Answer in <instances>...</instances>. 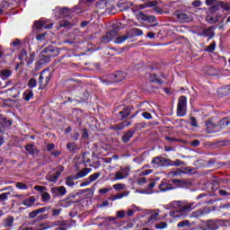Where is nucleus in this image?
<instances>
[{"label":"nucleus","instance_id":"obj_1","mask_svg":"<svg viewBox=\"0 0 230 230\" xmlns=\"http://www.w3.org/2000/svg\"><path fill=\"white\" fill-rule=\"evenodd\" d=\"M173 208H178L177 213L175 211H171L170 216L174 217V218H177L179 217H182V218H186V215L190 213L192 209H195V206H193V203H190L187 205H182L181 201H174L173 202Z\"/></svg>","mask_w":230,"mask_h":230},{"label":"nucleus","instance_id":"obj_2","mask_svg":"<svg viewBox=\"0 0 230 230\" xmlns=\"http://www.w3.org/2000/svg\"><path fill=\"white\" fill-rule=\"evenodd\" d=\"M58 55H60L58 48L55 46H49L41 51V60H43V62H49L51 58L58 57Z\"/></svg>","mask_w":230,"mask_h":230},{"label":"nucleus","instance_id":"obj_3","mask_svg":"<svg viewBox=\"0 0 230 230\" xmlns=\"http://www.w3.org/2000/svg\"><path fill=\"white\" fill-rule=\"evenodd\" d=\"M53 12L56 19H66V17H71V13H73V9L57 6L53 10Z\"/></svg>","mask_w":230,"mask_h":230},{"label":"nucleus","instance_id":"obj_4","mask_svg":"<svg viewBox=\"0 0 230 230\" xmlns=\"http://www.w3.org/2000/svg\"><path fill=\"white\" fill-rule=\"evenodd\" d=\"M217 230L218 222L215 219H210L205 221L203 224L197 226L195 228H190V230Z\"/></svg>","mask_w":230,"mask_h":230},{"label":"nucleus","instance_id":"obj_5","mask_svg":"<svg viewBox=\"0 0 230 230\" xmlns=\"http://www.w3.org/2000/svg\"><path fill=\"white\" fill-rule=\"evenodd\" d=\"M138 19H140V21H145L148 24H151L147 27L148 30H150V28H155V26L159 25V22H157V18L155 16L145 14L143 12L138 13Z\"/></svg>","mask_w":230,"mask_h":230},{"label":"nucleus","instance_id":"obj_6","mask_svg":"<svg viewBox=\"0 0 230 230\" xmlns=\"http://www.w3.org/2000/svg\"><path fill=\"white\" fill-rule=\"evenodd\" d=\"M121 110L115 113L119 121H125L127 118L132 114V111H134V106H120Z\"/></svg>","mask_w":230,"mask_h":230},{"label":"nucleus","instance_id":"obj_7","mask_svg":"<svg viewBox=\"0 0 230 230\" xmlns=\"http://www.w3.org/2000/svg\"><path fill=\"white\" fill-rule=\"evenodd\" d=\"M50 81H51V72L49 71V69L43 70L40 73L38 80V84H40V87H46V85H48V84H49Z\"/></svg>","mask_w":230,"mask_h":230},{"label":"nucleus","instance_id":"obj_8","mask_svg":"<svg viewBox=\"0 0 230 230\" xmlns=\"http://www.w3.org/2000/svg\"><path fill=\"white\" fill-rule=\"evenodd\" d=\"M187 103H188V99L186 98V96L181 95L179 98L178 105H177V116H179L180 118L186 116V111H184V109H186Z\"/></svg>","mask_w":230,"mask_h":230},{"label":"nucleus","instance_id":"obj_9","mask_svg":"<svg viewBox=\"0 0 230 230\" xmlns=\"http://www.w3.org/2000/svg\"><path fill=\"white\" fill-rule=\"evenodd\" d=\"M53 199H62L65 195H67V189L64 186H56L50 189Z\"/></svg>","mask_w":230,"mask_h":230},{"label":"nucleus","instance_id":"obj_10","mask_svg":"<svg viewBox=\"0 0 230 230\" xmlns=\"http://www.w3.org/2000/svg\"><path fill=\"white\" fill-rule=\"evenodd\" d=\"M174 17H176L178 22L182 23L191 22V21H193V16L191 14H188L181 11L174 13Z\"/></svg>","mask_w":230,"mask_h":230},{"label":"nucleus","instance_id":"obj_11","mask_svg":"<svg viewBox=\"0 0 230 230\" xmlns=\"http://www.w3.org/2000/svg\"><path fill=\"white\" fill-rule=\"evenodd\" d=\"M154 168H159L161 166H168V158L163 156H155L151 161Z\"/></svg>","mask_w":230,"mask_h":230},{"label":"nucleus","instance_id":"obj_12","mask_svg":"<svg viewBox=\"0 0 230 230\" xmlns=\"http://www.w3.org/2000/svg\"><path fill=\"white\" fill-rule=\"evenodd\" d=\"M127 78V73L123 71H117L113 74H110V79L113 81V84L123 82Z\"/></svg>","mask_w":230,"mask_h":230},{"label":"nucleus","instance_id":"obj_13","mask_svg":"<svg viewBox=\"0 0 230 230\" xmlns=\"http://www.w3.org/2000/svg\"><path fill=\"white\" fill-rule=\"evenodd\" d=\"M115 37H118V31L111 30L101 38V44H109V42H111L112 39H115Z\"/></svg>","mask_w":230,"mask_h":230},{"label":"nucleus","instance_id":"obj_14","mask_svg":"<svg viewBox=\"0 0 230 230\" xmlns=\"http://www.w3.org/2000/svg\"><path fill=\"white\" fill-rule=\"evenodd\" d=\"M158 190H160L161 193H164L166 191H172V190H175L172 183L168 182V180H163L159 184Z\"/></svg>","mask_w":230,"mask_h":230},{"label":"nucleus","instance_id":"obj_15","mask_svg":"<svg viewBox=\"0 0 230 230\" xmlns=\"http://www.w3.org/2000/svg\"><path fill=\"white\" fill-rule=\"evenodd\" d=\"M172 184H174L175 190H177V188H190V186H191V181H190L189 180L172 179Z\"/></svg>","mask_w":230,"mask_h":230},{"label":"nucleus","instance_id":"obj_16","mask_svg":"<svg viewBox=\"0 0 230 230\" xmlns=\"http://www.w3.org/2000/svg\"><path fill=\"white\" fill-rule=\"evenodd\" d=\"M82 82L80 80L68 79L66 80V87L68 91H76L80 87Z\"/></svg>","mask_w":230,"mask_h":230},{"label":"nucleus","instance_id":"obj_17","mask_svg":"<svg viewBox=\"0 0 230 230\" xmlns=\"http://www.w3.org/2000/svg\"><path fill=\"white\" fill-rule=\"evenodd\" d=\"M49 210H51V206H47L35 209L29 214V218H36L38 215H40V213H46V211Z\"/></svg>","mask_w":230,"mask_h":230},{"label":"nucleus","instance_id":"obj_18","mask_svg":"<svg viewBox=\"0 0 230 230\" xmlns=\"http://www.w3.org/2000/svg\"><path fill=\"white\" fill-rule=\"evenodd\" d=\"M26 152H28L29 155H32L35 157V155H39L40 154V150H39L37 147H35V145L33 144H27L24 146Z\"/></svg>","mask_w":230,"mask_h":230},{"label":"nucleus","instance_id":"obj_19","mask_svg":"<svg viewBox=\"0 0 230 230\" xmlns=\"http://www.w3.org/2000/svg\"><path fill=\"white\" fill-rule=\"evenodd\" d=\"M134 134H136V131L133 128L126 131L121 137L122 143H124V145H127V143H128L130 139L134 137Z\"/></svg>","mask_w":230,"mask_h":230},{"label":"nucleus","instance_id":"obj_20","mask_svg":"<svg viewBox=\"0 0 230 230\" xmlns=\"http://www.w3.org/2000/svg\"><path fill=\"white\" fill-rule=\"evenodd\" d=\"M128 39H134V37H143V31L137 28H131L127 31Z\"/></svg>","mask_w":230,"mask_h":230},{"label":"nucleus","instance_id":"obj_21","mask_svg":"<svg viewBox=\"0 0 230 230\" xmlns=\"http://www.w3.org/2000/svg\"><path fill=\"white\" fill-rule=\"evenodd\" d=\"M53 24H50L49 26H46V22L40 20V21H35L33 27L38 31H40L42 30H49Z\"/></svg>","mask_w":230,"mask_h":230},{"label":"nucleus","instance_id":"obj_22","mask_svg":"<svg viewBox=\"0 0 230 230\" xmlns=\"http://www.w3.org/2000/svg\"><path fill=\"white\" fill-rule=\"evenodd\" d=\"M35 202H37V199H35V196H31L23 199L22 204V206H26V208H33V206H35Z\"/></svg>","mask_w":230,"mask_h":230},{"label":"nucleus","instance_id":"obj_23","mask_svg":"<svg viewBox=\"0 0 230 230\" xmlns=\"http://www.w3.org/2000/svg\"><path fill=\"white\" fill-rule=\"evenodd\" d=\"M132 6H134V4L132 2H121L117 4L119 12H127V10L132 8Z\"/></svg>","mask_w":230,"mask_h":230},{"label":"nucleus","instance_id":"obj_24","mask_svg":"<svg viewBox=\"0 0 230 230\" xmlns=\"http://www.w3.org/2000/svg\"><path fill=\"white\" fill-rule=\"evenodd\" d=\"M206 127H207V132H208V134H215V132H217V127H218V125H217L216 123H213V121L211 120H208L206 122Z\"/></svg>","mask_w":230,"mask_h":230},{"label":"nucleus","instance_id":"obj_25","mask_svg":"<svg viewBox=\"0 0 230 230\" xmlns=\"http://www.w3.org/2000/svg\"><path fill=\"white\" fill-rule=\"evenodd\" d=\"M149 82H152V84H157V85H163V84H164V81L158 78L157 74L155 73L149 75Z\"/></svg>","mask_w":230,"mask_h":230},{"label":"nucleus","instance_id":"obj_26","mask_svg":"<svg viewBox=\"0 0 230 230\" xmlns=\"http://www.w3.org/2000/svg\"><path fill=\"white\" fill-rule=\"evenodd\" d=\"M128 171L123 169V172H117L115 174V181H122V179H127L128 177Z\"/></svg>","mask_w":230,"mask_h":230},{"label":"nucleus","instance_id":"obj_27","mask_svg":"<svg viewBox=\"0 0 230 230\" xmlns=\"http://www.w3.org/2000/svg\"><path fill=\"white\" fill-rule=\"evenodd\" d=\"M167 166H184L185 163L184 161L181 160V159H176L175 161L170 160L167 158Z\"/></svg>","mask_w":230,"mask_h":230},{"label":"nucleus","instance_id":"obj_28","mask_svg":"<svg viewBox=\"0 0 230 230\" xmlns=\"http://www.w3.org/2000/svg\"><path fill=\"white\" fill-rule=\"evenodd\" d=\"M95 6L98 10H107L109 8V2L107 0H99L96 2Z\"/></svg>","mask_w":230,"mask_h":230},{"label":"nucleus","instance_id":"obj_29","mask_svg":"<svg viewBox=\"0 0 230 230\" xmlns=\"http://www.w3.org/2000/svg\"><path fill=\"white\" fill-rule=\"evenodd\" d=\"M89 100V92L84 91L77 95V102L82 103L84 102H87Z\"/></svg>","mask_w":230,"mask_h":230},{"label":"nucleus","instance_id":"obj_30","mask_svg":"<svg viewBox=\"0 0 230 230\" xmlns=\"http://www.w3.org/2000/svg\"><path fill=\"white\" fill-rule=\"evenodd\" d=\"M159 4V1L157 0H147L146 3L140 4V8H151L154 6H157Z\"/></svg>","mask_w":230,"mask_h":230},{"label":"nucleus","instance_id":"obj_31","mask_svg":"<svg viewBox=\"0 0 230 230\" xmlns=\"http://www.w3.org/2000/svg\"><path fill=\"white\" fill-rule=\"evenodd\" d=\"M13 222H15V217L13 216H8L4 219V227H13Z\"/></svg>","mask_w":230,"mask_h":230},{"label":"nucleus","instance_id":"obj_32","mask_svg":"<svg viewBox=\"0 0 230 230\" xmlns=\"http://www.w3.org/2000/svg\"><path fill=\"white\" fill-rule=\"evenodd\" d=\"M12 70L10 69H3L0 71V78L2 80H8L10 76H12Z\"/></svg>","mask_w":230,"mask_h":230},{"label":"nucleus","instance_id":"obj_33","mask_svg":"<svg viewBox=\"0 0 230 230\" xmlns=\"http://www.w3.org/2000/svg\"><path fill=\"white\" fill-rule=\"evenodd\" d=\"M22 96L24 102H30V100H33V91L28 89L23 93Z\"/></svg>","mask_w":230,"mask_h":230},{"label":"nucleus","instance_id":"obj_34","mask_svg":"<svg viewBox=\"0 0 230 230\" xmlns=\"http://www.w3.org/2000/svg\"><path fill=\"white\" fill-rule=\"evenodd\" d=\"M75 199H76V195L73 194L70 195L63 199V202H66L67 205L66 206H72L73 204H76L75 201Z\"/></svg>","mask_w":230,"mask_h":230},{"label":"nucleus","instance_id":"obj_35","mask_svg":"<svg viewBox=\"0 0 230 230\" xmlns=\"http://www.w3.org/2000/svg\"><path fill=\"white\" fill-rule=\"evenodd\" d=\"M116 218H125V211L119 210L117 211V217H104V220H110L111 222L116 220Z\"/></svg>","mask_w":230,"mask_h":230},{"label":"nucleus","instance_id":"obj_36","mask_svg":"<svg viewBox=\"0 0 230 230\" xmlns=\"http://www.w3.org/2000/svg\"><path fill=\"white\" fill-rule=\"evenodd\" d=\"M202 35L204 37H208V39H213L215 37V32H213V30H211V28H206L203 30Z\"/></svg>","mask_w":230,"mask_h":230},{"label":"nucleus","instance_id":"obj_37","mask_svg":"<svg viewBox=\"0 0 230 230\" xmlns=\"http://www.w3.org/2000/svg\"><path fill=\"white\" fill-rule=\"evenodd\" d=\"M204 73L208 76H215L217 70L213 66H207L204 68Z\"/></svg>","mask_w":230,"mask_h":230},{"label":"nucleus","instance_id":"obj_38","mask_svg":"<svg viewBox=\"0 0 230 230\" xmlns=\"http://www.w3.org/2000/svg\"><path fill=\"white\" fill-rule=\"evenodd\" d=\"M200 217H204V212L202 211V209L193 211L190 215V218H200Z\"/></svg>","mask_w":230,"mask_h":230},{"label":"nucleus","instance_id":"obj_39","mask_svg":"<svg viewBox=\"0 0 230 230\" xmlns=\"http://www.w3.org/2000/svg\"><path fill=\"white\" fill-rule=\"evenodd\" d=\"M154 188H155V181H152L147 185V188L145 189V193L152 195L154 193Z\"/></svg>","mask_w":230,"mask_h":230},{"label":"nucleus","instance_id":"obj_40","mask_svg":"<svg viewBox=\"0 0 230 230\" xmlns=\"http://www.w3.org/2000/svg\"><path fill=\"white\" fill-rule=\"evenodd\" d=\"M128 34H125L123 36H119L116 38L115 40V44H123V42H125V40H128Z\"/></svg>","mask_w":230,"mask_h":230},{"label":"nucleus","instance_id":"obj_41","mask_svg":"<svg viewBox=\"0 0 230 230\" xmlns=\"http://www.w3.org/2000/svg\"><path fill=\"white\" fill-rule=\"evenodd\" d=\"M125 128V122H120L119 124H114L111 126L110 129L111 130H123Z\"/></svg>","mask_w":230,"mask_h":230},{"label":"nucleus","instance_id":"obj_42","mask_svg":"<svg viewBox=\"0 0 230 230\" xmlns=\"http://www.w3.org/2000/svg\"><path fill=\"white\" fill-rule=\"evenodd\" d=\"M217 48V41L213 40L209 46L205 49L207 53H213Z\"/></svg>","mask_w":230,"mask_h":230},{"label":"nucleus","instance_id":"obj_43","mask_svg":"<svg viewBox=\"0 0 230 230\" xmlns=\"http://www.w3.org/2000/svg\"><path fill=\"white\" fill-rule=\"evenodd\" d=\"M111 75H108L104 76L101 81L104 85H112L114 84V81L111 79Z\"/></svg>","mask_w":230,"mask_h":230},{"label":"nucleus","instance_id":"obj_44","mask_svg":"<svg viewBox=\"0 0 230 230\" xmlns=\"http://www.w3.org/2000/svg\"><path fill=\"white\" fill-rule=\"evenodd\" d=\"M76 148H77V146H76L75 143L69 142V143L66 144V149L68 150V152L75 154L76 153Z\"/></svg>","mask_w":230,"mask_h":230},{"label":"nucleus","instance_id":"obj_45","mask_svg":"<svg viewBox=\"0 0 230 230\" xmlns=\"http://www.w3.org/2000/svg\"><path fill=\"white\" fill-rule=\"evenodd\" d=\"M193 223H190V220H182L177 224V227H191Z\"/></svg>","mask_w":230,"mask_h":230},{"label":"nucleus","instance_id":"obj_46","mask_svg":"<svg viewBox=\"0 0 230 230\" xmlns=\"http://www.w3.org/2000/svg\"><path fill=\"white\" fill-rule=\"evenodd\" d=\"M111 51H115L116 55H121V53H125L127 49H128V47L124 48H111Z\"/></svg>","mask_w":230,"mask_h":230},{"label":"nucleus","instance_id":"obj_47","mask_svg":"<svg viewBox=\"0 0 230 230\" xmlns=\"http://www.w3.org/2000/svg\"><path fill=\"white\" fill-rule=\"evenodd\" d=\"M91 168H84L81 170L78 173L81 179H84V177H86V175H89L91 173Z\"/></svg>","mask_w":230,"mask_h":230},{"label":"nucleus","instance_id":"obj_48","mask_svg":"<svg viewBox=\"0 0 230 230\" xmlns=\"http://www.w3.org/2000/svg\"><path fill=\"white\" fill-rule=\"evenodd\" d=\"M35 61V54H30V57L25 58V62H27V66H30Z\"/></svg>","mask_w":230,"mask_h":230},{"label":"nucleus","instance_id":"obj_49","mask_svg":"<svg viewBox=\"0 0 230 230\" xmlns=\"http://www.w3.org/2000/svg\"><path fill=\"white\" fill-rule=\"evenodd\" d=\"M42 202H49L51 200V194L49 192H43L41 194Z\"/></svg>","mask_w":230,"mask_h":230},{"label":"nucleus","instance_id":"obj_50","mask_svg":"<svg viewBox=\"0 0 230 230\" xmlns=\"http://www.w3.org/2000/svg\"><path fill=\"white\" fill-rule=\"evenodd\" d=\"M102 176V172H94L93 174L88 177L90 182H94V181H98V179Z\"/></svg>","mask_w":230,"mask_h":230},{"label":"nucleus","instance_id":"obj_51","mask_svg":"<svg viewBox=\"0 0 230 230\" xmlns=\"http://www.w3.org/2000/svg\"><path fill=\"white\" fill-rule=\"evenodd\" d=\"M220 8V1H218L217 4L211 5V7L209 8V12H211V13L215 12H219Z\"/></svg>","mask_w":230,"mask_h":230},{"label":"nucleus","instance_id":"obj_52","mask_svg":"<svg viewBox=\"0 0 230 230\" xmlns=\"http://www.w3.org/2000/svg\"><path fill=\"white\" fill-rule=\"evenodd\" d=\"M28 87L31 89H35V87H37V79L31 78L28 82Z\"/></svg>","mask_w":230,"mask_h":230},{"label":"nucleus","instance_id":"obj_53","mask_svg":"<svg viewBox=\"0 0 230 230\" xmlns=\"http://www.w3.org/2000/svg\"><path fill=\"white\" fill-rule=\"evenodd\" d=\"M221 127H230V118H224L219 121Z\"/></svg>","mask_w":230,"mask_h":230},{"label":"nucleus","instance_id":"obj_54","mask_svg":"<svg viewBox=\"0 0 230 230\" xmlns=\"http://www.w3.org/2000/svg\"><path fill=\"white\" fill-rule=\"evenodd\" d=\"M65 184L69 188H73V186H75V181L72 180L70 176H68L65 179Z\"/></svg>","mask_w":230,"mask_h":230},{"label":"nucleus","instance_id":"obj_55","mask_svg":"<svg viewBox=\"0 0 230 230\" xmlns=\"http://www.w3.org/2000/svg\"><path fill=\"white\" fill-rule=\"evenodd\" d=\"M88 155H89V152H84V153L83 154V158H82V160H81V163H82L83 164H87V163H91V159L87 157Z\"/></svg>","mask_w":230,"mask_h":230},{"label":"nucleus","instance_id":"obj_56","mask_svg":"<svg viewBox=\"0 0 230 230\" xmlns=\"http://www.w3.org/2000/svg\"><path fill=\"white\" fill-rule=\"evenodd\" d=\"M26 57H28V51H26V49H22L21 50V53L18 56V59L24 60V58H26Z\"/></svg>","mask_w":230,"mask_h":230},{"label":"nucleus","instance_id":"obj_57","mask_svg":"<svg viewBox=\"0 0 230 230\" xmlns=\"http://www.w3.org/2000/svg\"><path fill=\"white\" fill-rule=\"evenodd\" d=\"M155 229H166L168 227L167 222H160L155 226Z\"/></svg>","mask_w":230,"mask_h":230},{"label":"nucleus","instance_id":"obj_58","mask_svg":"<svg viewBox=\"0 0 230 230\" xmlns=\"http://www.w3.org/2000/svg\"><path fill=\"white\" fill-rule=\"evenodd\" d=\"M83 141L89 139V130L87 128H83V135L81 137Z\"/></svg>","mask_w":230,"mask_h":230},{"label":"nucleus","instance_id":"obj_59","mask_svg":"<svg viewBox=\"0 0 230 230\" xmlns=\"http://www.w3.org/2000/svg\"><path fill=\"white\" fill-rule=\"evenodd\" d=\"M46 35H48V32H43L40 34H37L36 40H39L40 42H42L43 40H46Z\"/></svg>","mask_w":230,"mask_h":230},{"label":"nucleus","instance_id":"obj_60","mask_svg":"<svg viewBox=\"0 0 230 230\" xmlns=\"http://www.w3.org/2000/svg\"><path fill=\"white\" fill-rule=\"evenodd\" d=\"M8 197H10V192L0 194V202H6V200H8Z\"/></svg>","mask_w":230,"mask_h":230},{"label":"nucleus","instance_id":"obj_61","mask_svg":"<svg viewBox=\"0 0 230 230\" xmlns=\"http://www.w3.org/2000/svg\"><path fill=\"white\" fill-rule=\"evenodd\" d=\"M71 22L67 20H62L59 22V28H68Z\"/></svg>","mask_w":230,"mask_h":230},{"label":"nucleus","instance_id":"obj_62","mask_svg":"<svg viewBox=\"0 0 230 230\" xmlns=\"http://www.w3.org/2000/svg\"><path fill=\"white\" fill-rule=\"evenodd\" d=\"M220 7L223 8V10L229 11L230 10V4L227 3H224L223 1H219Z\"/></svg>","mask_w":230,"mask_h":230},{"label":"nucleus","instance_id":"obj_63","mask_svg":"<svg viewBox=\"0 0 230 230\" xmlns=\"http://www.w3.org/2000/svg\"><path fill=\"white\" fill-rule=\"evenodd\" d=\"M13 122L12 121V120H8L7 119H4L3 120H2V126L3 127H12V124H13Z\"/></svg>","mask_w":230,"mask_h":230},{"label":"nucleus","instance_id":"obj_64","mask_svg":"<svg viewBox=\"0 0 230 230\" xmlns=\"http://www.w3.org/2000/svg\"><path fill=\"white\" fill-rule=\"evenodd\" d=\"M16 188H18V190H28V185L26 183L17 182Z\"/></svg>","mask_w":230,"mask_h":230}]
</instances>
